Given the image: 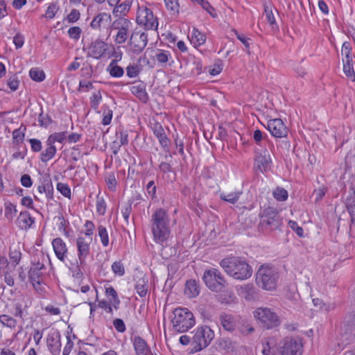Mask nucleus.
Segmentation results:
<instances>
[{
	"label": "nucleus",
	"instance_id": "f257e3e1",
	"mask_svg": "<svg viewBox=\"0 0 355 355\" xmlns=\"http://www.w3.org/2000/svg\"><path fill=\"white\" fill-rule=\"evenodd\" d=\"M220 266L227 275L239 280L248 279L252 274L251 266L241 257H230L223 259Z\"/></svg>",
	"mask_w": 355,
	"mask_h": 355
},
{
	"label": "nucleus",
	"instance_id": "f03ea898",
	"mask_svg": "<svg viewBox=\"0 0 355 355\" xmlns=\"http://www.w3.org/2000/svg\"><path fill=\"white\" fill-rule=\"evenodd\" d=\"M152 232L157 243L166 241L170 236L169 219L164 209H159L152 216Z\"/></svg>",
	"mask_w": 355,
	"mask_h": 355
},
{
	"label": "nucleus",
	"instance_id": "7ed1b4c3",
	"mask_svg": "<svg viewBox=\"0 0 355 355\" xmlns=\"http://www.w3.org/2000/svg\"><path fill=\"white\" fill-rule=\"evenodd\" d=\"M253 315L258 324L264 329H272L278 327L282 320L278 314L272 309L266 306L257 308Z\"/></svg>",
	"mask_w": 355,
	"mask_h": 355
},
{
	"label": "nucleus",
	"instance_id": "20e7f679",
	"mask_svg": "<svg viewBox=\"0 0 355 355\" xmlns=\"http://www.w3.org/2000/svg\"><path fill=\"white\" fill-rule=\"evenodd\" d=\"M278 279V272L268 265L260 266L256 273L257 284L266 291L275 290L277 287Z\"/></svg>",
	"mask_w": 355,
	"mask_h": 355
},
{
	"label": "nucleus",
	"instance_id": "39448f33",
	"mask_svg": "<svg viewBox=\"0 0 355 355\" xmlns=\"http://www.w3.org/2000/svg\"><path fill=\"white\" fill-rule=\"evenodd\" d=\"M173 315L172 323L174 329L178 332H185L195 324L193 313L186 308L175 309Z\"/></svg>",
	"mask_w": 355,
	"mask_h": 355
},
{
	"label": "nucleus",
	"instance_id": "423d86ee",
	"mask_svg": "<svg viewBox=\"0 0 355 355\" xmlns=\"http://www.w3.org/2000/svg\"><path fill=\"white\" fill-rule=\"evenodd\" d=\"M202 279L207 288L213 292H221L228 285L221 272L216 268L206 270Z\"/></svg>",
	"mask_w": 355,
	"mask_h": 355
},
{
	"label": "nucleus",
	"instance_id": "0eeeda50",
	"mask_svg": "<svg viewBox=\"0 0 355 355\" xmlns=\"http://www.w3.org/2000/svg\"><path fill=\"white\" fill-rule=\"evenodd\" d=\"M214 338V332L208 326H202L196 330L192 338L193 351L200 352L207 347Z\"/></svg>",
	"mask_w": 355,
	"mask_h": 355
},
{
	"label": "nucleus",
	"instance_id": "6e6552de",
	"mask_svg": "<svg viewBox=\"0 0 355 355\" xmlns=\"http://www.w3.org/2000/svg\"><path fill=\"white\" fill-rule=\"evenodd\" d=\"M280 355H302L303 344L299 338L286 337L280 343Z\"/></svg>",
	"mask_w": 355,
	"mask_h": 355
},
{
	"label": "nucleus",
	"instance_id": "1a4fd4ad",
	"mask_svg": "<svg viewBox=\"0 0 355 355\" xmlns=\"http://www.w3.org/2000/svg\"><path fill=\"white\" fill-rule=\"evenodd\" d=\"M260 225L268 230H275L281 225L278 211L272 207L265 209L260 214Z\"/></svg>",
	"mask_w": 355,
	"mask_h": 355
},
{
	"label": "nucleus",
	"instance_id": "9d476101",
	"mask_svg": "<svg viewBox=\"0 0 355 355\" xmlns=\"http://www.w3.org/2000/svg\"><path fill=\"white\" fill-rule=\"evenodd\" d=\"M136 21L146 30H156L158 26L157 18L154 17L152 10L146 6L139 7Z\"/></svg>",
	"mask_w": 355,
	"mask_h": 355
},
{
	"label": "nucleus",
	"instance_id": "9b49d317",
	"mask_svg": "<svg viewBox=\"0 0 355 355\" xmlns=\"http://www.w3.org/2000/svg\"><path fill=\"white\" fill-rule=\"evenodd\" d=\"M341 339L347 345L355 338V313H350L344 319L340 332Z\"/></svg>",
	"mask_w": 355,
	"mask_h": 355
},
{
	"label": "nucleus",
	"instance_id": "f8f14e48",
	"mask_svg": "<svg viewBox=\"0 0 355 355\" xmlns=\"http://www.w3.org/2000/svg\"><path fill=\"white\" fill-rule=\"evenodd\" d=\"M131 25V21L123 17H119L113 22V28L118 30L114 40L116 44H121L125 42Z\"/></svg>",
	"mask_w": 355,
	"mask_h": 355
},
{
	"label": "nucleus",
	"instance_id": "ddd939ff",
	"mask_svg": "<svg viewBox=\"0 0 355 355\" xmlns=\"http://www.w3.org/2000/svg\"><path fill=\"white\" fill-rule=\"evenodd\" d=\"M148 43V36L144 32L135 31L130 35L129 44L131 51L136 54L141 53Z\"/></svg>",
	"mask_w": 355,
	"mask_h": 355
},
{
	"label": "nucleus",
	"instance_id": "4468645a",
	"mask_svg": "<svg viewBox=\"0 0 355 355\" xmlns=\"http://www.w3.org/2000/svg\"><path fill=\"white\" fill-rule=\"evenodd\" d=\"M267 129L277 138L285 137L288 135V128L281 119H271L268 121Z\"/></svg>",
	"mask_w": 355,
	"mask_h": 355
},
{
	"label": "nucleus",
	"instance_id": "2eb2a0df",
	"mask_svg": "<svg viewBox=\"0 0 355 355\" xmlns=\"http://www.w3.org/2000/svg\"><path fill=\"white\" fill-rule=\"evenodd\" d=\"M45 258L42 256V260L32 261L31 266L28 272L30 282H35L36 279H42L46 267L44 265Z\"/></svg>",
	"mask_w": 355,
	"mask_h": 355
},
{
	"label": "nucleus",
	"instance_id": "dca6fc26",
	"mask_svg": "<svg viewBox=\"0 0 355 355\" xmlns=\"http://www.w3.org/2000/svg\"><path fill=\"white\" fill-rule=\"evenodd\" d=\"M107 50L108 44L102 40H96L89 47L88 55L95 59H100L106 55Z\"/></svg>",
	"mask_w": 355,
	"mask_h": 355
},
{
	"label": "nucleus",
	"instance_id": "f3484780",
	"mask_svg": "<svg viewBox=\"0 0 355 355\" xmlns=\"http://www.w3.org/2000/svg\"><path fill=\"white\" fill-rule=\"evenodd\" d=\"M254 162L257 167L261 173L266 172L271 168V158L269 152L266 150H264L263 153L257 155Z\"/></svg>",
	"mask_w": 355,
	"mask_h": 355
},
{
	"label": "nucleus",
	"instance_id": "a211bd4d",
	"mask_svg": "<svg viewBox=\"0 0 355 355\" xmlns=\"http://www.w3.org/2000/svg\"><path fill=\"white\" fill-rule=\"evenodd\" d=\"M111 22V15L105 12L97 15L90 23V26L95 30L101 31L109 26Z\"/></svg>",
	"mask_w": 355,
	"mask_h": 355
},
{
	"label": "nucleus",
	"instance_id": "6ab92c4d",
	"mask_svg": "<svg viewBox=\"0 0 355 355\" xmlns=\"http://www.w3.org/2000/svg\"><path fill=\"white\" fill-rule=\"evenodd\" d=\"M237 291L239 295L247 301H252L258 298V293L252 284L241 285L238 288Z\"/></svg>",
	"mask_w": 355,
	"mask_h": 355
},
{
	"label": "nucleus",
	"instance_id": "aec40b11",
	"mask_svg": "<svg viewBox=\"0 0 355 355\" xmlns=\"http://www.w3.org/2000/svg\"><path fill=\"white\" fill-rule=\"evenodd\" d=\"M76 245L78 248V257L80 261V264H83L85 262L86 257L89 254L90 250V241L87 242L83 237H78L76 240Z\"/></svg>",
	"mask_w": 355,
	"mask_h": 355
},
{
	"label": "nucleus",
	"instance_id": "412c9836",
	"mask_svg": "<svg viewBox=\"0 0 355 355\" xmlns=\"http://www.w3.org/2000/svg\"><path fill=\"white\" fill-rule=\"evenodd\" d=\"M153 133L159 139L160 145L166 151H168V145L170 140L167 137L166 132L159 123H155L153 128Z\"/></svg>",
	"mask_w": 355,
	"mask_h": 355
},
{
	"label": "nucleus",
	"instance_id": "4be33fe9",
	"mask_svg": "<svg viewBox=\"0 0 355 355\" xmlns=\"http://www.w3.org/2000/svg\"><path fill=\"white\" fill-rule=\"evenodd\" d=\"M52 245L57 258L59 260L64 261L66 253L67 252V248L65 243L62 239L56 238L53 240Z\"/></svg>",
	"mask_w": 355,
	"mask_h": 355
},
{
	"label": "nucleus",
	"instance_id": "5701e85b",
	"mask_svg": "<svg viewBox=\"0 0 355 355\" xmlns=\"http://www.w3.org/2000/svg\"><path fill=\"white\" fill-rule=\"evenodd\" d=\"M47 346L53 355H59L60 353L61 342L59 332L56 333L55 337L53 335H49L47 337Z\"/></svg>",
	"mask_w": 355,
	"mask_h": 355
},
{
	"label": "nucleus",
	"instance_id": "b1692460",
	"mask_svg": "<svg viewBox=\"0 0 355 355\" xmlns=\"http://www.w3.org/2000/svg\"><path fill=\"white\" fill-rule=\"evenodd\" d=\"M35 220L28 211H21L17 219L18 227L23 230H27L33 224Z\"/></svg>",
	"mask_w": 355,
	"mask_h": 355
},
{
	"label": "nucleus",
	"instance_id": "393cba45",
	"mask_svg": "<svg viewBox=\"0 0 355 355\" xmlns=\"http://www.w3.org/2000/svg\"><path fill=\"white\" fill-rule=\"evenodd\" d=\"M132 94L136 96L140 101L146 103L148 101V95L146 91V85L139 81L130 88Z\"/></svg>",
	"mask_w": 355,
	"mask_h": 355
},
{
	"label": "nucleus",
	"instance_id": "a878e982",
	"mask_svg": "<svg viewBox=\"0 0 355 355\" xmlns=\"http://www.w3.org/2000/svg\"><path fill=\"white\" fill-rule=\"evenodd\" d=\"M159 168L162 173V178L167 182H173L175 180V173L172 171L171 166L168 163L162 162Z\"/></svg>",
	"mask_w": 355,
	"mask_h": 355
},
{
	"label": "nucleus",
	"instance_id": "bb28decb",
	"mask_svg": "<svg viewBox=\"0 0 355 355\" xmlns=\"http://www.w3.org/2000/svg\"><path fill=\"white\" fill-rule=\"evenodd\" d=\"M184 293L190 298L195 297L199 295L200 286L195 279H189L186 282Z\"/></svg>",
	"mask_w": 355,
	"mask_h": 355
},
{
	"label": "nucleus",
	"instance_id": "cd10ccee",
	"mask_svg": "<svg viewBox=\"0 0 355 355\" xmlns=\"http://www.w3.org/2000/svg\"><path fill=\"white\" fill-rule=\"evenodd\" d=\"M134 347L137 355L146 354L151 352L145 340L140 336H135L133 340Z\"/></svg>",
	"mask_w": 355,
	"mask_h": 355
},
{
	"label": "nucleus",
	"instance_id": "c85d7f7f",
	"mask_svg": "<svg viewBox=\"0 0 355 355\" xmlns=\"http://www.w3.org/2000/svg\"><path fill=\"white\" fill-rule=\"evenodd\" d=\"M220 320L224 329L231 332L235 330L236 327V322L232 315H221L220 316Z\"/></svg>",
	"mask_w": 355,
	"mask_h": 355
},
{
	"label": "nucleus",
	"instance_id": "c756f323",
	"mask_svg": "<svg viewBox=\"0 0 355 355\" xmlns=\"http://www.w3.org/2000/svg\"><path fill=\"white\" fill-rule=\"evenodd\" d=\"M46 144L47 148L43 150L40 155V159L44 163L51 159L55 156L57 151L56 147L51 143H48V140H46Z\"/></svg>",
	"mask_w": 355,
	"mask_h": 355
},
{
	"label": "nucleus",
	"instance_id": "7c9ffc66",
	"mask_svg": "<svg viewBox=\"0 0 355 355\" xmlns=\"http://www.w3.org/2000/svg\"><path fill=\"white\" fill-rule=\"evenodd\" d=\"M190 41L195 46L203 44L206 41V36L200 33L198 29L193 28Z\"/></svg>",
	"mask_w": 355,
	"mask_h": 355
},
{
	"label": "nucleus",
	"instance_id": "2f4dec72",
	"mask_svg": "<svg viewBox=\"0 0 355 355\" xmlns=\"http://www.w3.org/2000/svg\"><path fill=\"white\" fill-rule=\"evenodd\" d=\"M107 71L110 76L114 78H120L124 73L123 69L116 64V60H114L110 62L107 67Z\"/></svg>",
	"mask_w": 355,
	"mask_h": 355
},
{
	"label": "nucleus",
	"instance_id": "473e14b6",
	"mask_svg": "<svg viewBox=\"0 0 355 355\" xmlns=\"http://www.w3.org/2000/svg\"><path fill=\"white\" fill-rule=\"evenodd\" d=\"M264 12H265L268 22L272 26V29L273 31H277L278 26H277L276 22H275V19L272 9V6L270 5H268V4L265 3L264 4Z\"/></svg>",
	"mask_w": 355,
	"mask_h": 355
},
{
	"label": "nucleus",
	"instance_id": "72a5a7b5",
	"mask_svg": "<svg viewBox=\"0 0 355 355\" xmlns=\"http://www.w3.org/2000/svg\"><path fill=\"white\" fill-rule=\"evenodd\" d=\"M9 258L12 261L14 266H17L21 258V253L19 245H14L10 248Z\"/></svg>",
	"mask_w": 355,
	"mask_h": 355
},
{
	"label": "nucleus",
	"instance_id": "f704fd0d",
	"mask_svg": "<svg viewBox=\"0 0 355 355\" xmlns=\"http://www.w3.org/2000/svg\"><path fill=\"white\" fill-rule=\"evenodd\" d=\"M5 207V217L10 221L12 220V219L15 217L17 209L16 206L14 205L10 202H6L4 204Z\"/></svg>",
	"mask_w": 355,
	"mask_h": 355
},
{
	"label": "nucleus",
	"instance_id": "c9c22d12",
	"mask_svg": "<svg viewBox=\"0 0 355 355\" xmlns=\"http://www.w3.org/2000/svg\"><path fill=\"white\" fill-rule=\"evenodd\" d=\"M241 194V192L240 191L232 192L230 193H222L220 194V197L224 201H226L231 204H235L239 199Z\"/></svg>",
	"mask_w": 355,
	"mask_h": 355
},
{
	"label": "nucleus",
	"instance_id": "e433bc0d",
	"mask_svg": "<svg viewBox=\"0 0 355 355\" xmlns=\"http://www.w3.org/2000/svg\"><path fill=\"white\" fill-rule=\"evenodd\" d=\"M130 5L128 1H125L118 6H116L114 9V15L116 17H121V15H125V13L129 10Z\"/></svg>",
	"mask_w": 355,
	"mask_h": 355
},
{
	"label": "nucleus",
	"instance_id": "4c0bfd02",
	"mask_svg": "<svg viewBox=\"0 0 355 355\" xmlns=\"http://www.w3.org/2000/svg\"><path fill=\"white\" fill-rule=\"evenodd\" d=\"M105 294L107 297L111 296L112 299H110V302H112L115 309L117 308L116 305H119L120 303V300L118 298L117 293L115 289L112 286H110L106 288Z\"/></svg>",
	"mask_w": 355,
	"mask_h": 355
},
{
	"label": "nucleus",
	"instance_id": "58836bf2",
	"mask_svg": "<svg viewBox=\"0 0 355 355\" xmlns=\"http://www.w3.org/2000/svg\"><path fill=\"white\" fill-rule=\"evenodd\" d=\"M29 75L33 80L37 82H41L45 78L44 71L38 68H32L29 71Z\"/></svg>",
	"mask_w": 355,
	"mask_h": 355
},
{
	"label": "nucleus",
	"instance_id": "ea45409f",
	"mask_svg": "<svg viewBox=\"0 0 355 355\" xmlns=\"http://www.w3.org/2000/svg\"><path fill=\"white\" fill-rule=\"evenodd\" d=\"M26 127L21 125L18 129H16L12 132L13 142L16 144L21 143L24 139V131Z\"/></svg>",
	"mask_w": 355,
	"mask_h": 355
},
{
	"label": "nucleus",
	"instance_id": "a19ab883",
	"mask_svg": "<svg viewBox=\"0 0 355 355\" xmlns=\"http://www.w3.org/2000/svg\"><path fill=\"white\" fill-rule=\"evenodd\" d=\"M67 139L66 132H55L51 134L47 139L48 143L52 144L54 145L55 142L58 141L60 143H62V141Z\"/></svg>",
	"mask_w": 355,
	"mask_h": 355
},
{
	"label": "nucleus",
	"instance_id": "79ce46f5",
	"mask_svg": "<svg viewBox=\"0 0 355 355\" xmlns=\"http://www.w3.org/2000/svg\"><path fill=\"white\" fill-rule=\"evenodd\" d=\"M166 7L171 12L172 15L179 13V3L178 0H164Z\"/></svg>",
	"mask_w": 355,
	"mask_h": 355
},
{
	"label": "nucleus",
	"instance_id": "37998d69",
	"mask_svg": "<svg viewBox=\"0 0 355 355\" xmlns=\"http://www.w3.org/2000/svg\"><path fill=\"white\" fill-rule=\"evenodd\" d=\"M272 193L275 198L279 201H284L288 198V192L284 188L277 187Z\"/></svg>",
	"mask_w": 355,
	"mask_h": 355
},
{
	"label": "nucleus",
	"instance_id": "c03bdc74",
	"mask_svg": "<svg viewBox=\"0 0 355 355\" xmlns=\"http://www.w3.org/2000/svg\"><path fill=\"white\" fill-rule=\"evenodd\" d=\"M236 297L231 291H227L223 295H220L219 301L223 304H231L235 302Z\"/></svg>",
	"mask_w": 355,
	"mask_h": 355
},
{
	"label": "nucleus",
	"instance_id": "a18cd8bd",
	"mask_svg": "<svg viewBox=\"0 0 355 355\" xmlns=\"http://www.w3.org/2000/svg\"><path fill=\"white\" fill-rule=\"evenodd\" d=\"M343 70L345 75L350 78L352 81L355 80V72L353 68L352 62H347L344 64Z\"/></svg>",
	"mask_w": 355,
	"mask_h": 355
},
{
	"label": "nucleus",
	"instance_id": "49530a36",
	"mask_svg": "<svg viewBox=\"0 0 355 355\" xmlns=\"http://www.w3.org/2000/svg\"><path fill=\"white\" fill-rule=\"evenodd\" d=\"M98 232L103 245L107 246L109 244V237L106 228L102 225H100L98 227Z\"/></svg>",
	"mask_w": 355,
	"mask_h": 355
},
{
	"label": "nucleus",
	"instance_id": "de8ad7c7",
	"mask_svg": "<svg viewBox=\"0 0 355 355\" xmlns=\"http://www.w3.org/2000/svg\"><path fill=\"white\" fill-rule=\"evenodd\" d=\"M327 191V189L324 186H322L318 189H315L312 194V197L314 198L315 202H318L320 201L324 196Z\"/></svg>",
	"mask_w": 355,
	"mask_h": 355
},
{
	"label": "nucleus",
	"instance_id": "09e8293b",
	"mask_svg": "<svg viewBox=\"0 0 355 355\" xmlns=\"http://www.w3.org/2000/svg\"><path fill=\"white\" fill-rule=\"evenodd\" d=\"M0 321L3 324L8 327H15L17 324L16 320L8 315H1L0 316Z\"/></svg>",
	"mask_w": 355,
	"mask_h": 355
},
{
	"label": "nucleus",
	"instance_id": "8fccbe9b",
	"mask_svg": "<svg viewBox=\"0 0 355 355\" xmlns=\"http://www.w3.org/2000/svg\"><path fill=\"white\" fill-rule=\"evenodd\" d=\"M351 51H352V47H351L349 42H345L343 44L341 51H342V54H344L345 55L346 61H347L348 62H353L352 58L350 55Z\"/></svg>",
	"mask_w": 355,
	"mask_h": 355
},
{
	"label": "nucleus",
	"instance_id": "3c124183",
	"mask_svg": "<svg viewBox=\"0 0 355 355\" xmlns=\"http://www.w3.org/2000/svg\"><path fill=\"white\" fill-rule=\"evenodd\" d=\"M57 189L64 196L68 198H71V189L68 184L59 182L57 184Z\"/></svg>",
	"mask_w": 355,
	"mask_h": 355
},
{
	"label": "nucleus",
	"instance_id": "603ef678",
	"mask_svg": "<svg viewBox=\"0 0 355 355\" xmlns=\"http://www.w3.org/2000/svg\"><path fill=\"white\" fill-rule=\"evenodd\" d=\"M112 270L113 272L119 276H122L125 273L123 264L121 261H115L112 265Z\"/></svg>",
	"mask_w": 355,
	"mask_h": 355
},
{
	"label": "nucleus",
	"instance_id": "864d4df0",
	"mask_svg": "<svg viewBox=\"0 0 355 355\" xmlns=\"http://www.w3.org/2000/svg\"><path fill=\"white\" fill-rule=\"evenodd\" d=\"M38 122L40 126L47 127L53 121L48 114L44 115L42 112L38 116Z\"/></svg>",
	"mask_w": 355,
	"mask_h": 355
},
{
	"label": "nucleus",
	"instance_id": "5fc2aeb1",
	"mask_svg": "<svg viewBox=\"0 0 355 355\" xmlns=\"http://www.w3.org/2000/svg\"><path fill=\"white\" fill-rule=\"evenodd\" d=\"M234 34L236 35L238 40H239L245 46V47L247 49L248 53L250 54V43L249 41L250 40V38H247L245 37L244 35L239 34L238 31L235 29L233 30Z\"/></svg>",
	"mask_w": 355,
	"mask_h": 355
},
{
	"label": "nucleus",
	"instance_id": "6e6d98bb",
	"mask_svg": "<svg viewBox=\"0 0 355 355\" xmlns=\"http://www.w3.org/2000/svg\"><path fill=\"white\" fill-rule=\"evenodd\" d=\"M101 99L102 96L100 91L93 94L90 101L92 107L94 109H97Z\"/></svg>",
	"mask_w": 355,
	"mask_h": 355
},
{
	"label": "nucleus",
	"instance_id": "4d7b16f0",
	"mask_svg": "<svg viewBox=\"0 0 355 355\" xmlns=\"http://www.w3.org/2000/svg\"><path fill=\"white\" fill-rule=\"evenodd\" d=\"M355 164V149L350 150L345 157V164L347 167L352 168Z\"/></svg>",
	"mask_w": 355,
	"mask_h": 355
},
{
	"label": "nucleus",
	"instance_id": "13d9d810",
	"mask_svg": "<svg viewBox=\"0 0 355 355\" xmlns=\"http://www.w3.org/2000/svg\"><path fill=\"white\" fill-rule=\"evenodd\" d=\"M80 13L78 10L72 9L67 15V19L69 23H75L80 19Z\"/></svg>",
	"mask_w": 355,
	"mask_h": 355
},
{
	"label": "nucleus",
	"instance_id": "bf43d9fd",
	"mask_svg": "<svg viewBox=\"0 0 355 355\" xmlns=\"http://www.w3.org/2000/svg\"><path fill=\"white\" fill-rule=\"evenodd\" d=\"M81 32L82 31L78 26H73L68 30L69 37L74 40H78L80 38Z\"/></svg>",
	"mask_w": 355,
	"mask_h": 355
},
{
	"label": "nucleus",
	"instance_id": "052dcab7",
	"mask_svg": "<svg viewBox=\"0 0 355 355\" xmlns=\"http://www.w3.org/2000/svg\"><path fill=\"white\" fill-rule=\"evenodd\" d=\"M127 76L130 78H135L139 73V69L137 65H129L126 67Z\"/></svg>",
	"mask_w": 355,
	"mask_h": 355
},
{
	"label": "nucleus",
	"instance_id": "680f3d73",
	"mask_svg": "<svg viewBox=\"0 0 355 355\" xmlns=\"http://www.w3.org/2000/svg\"><path fill=\"white\" fill-rule=\"evenodd\" d=\"M58 10V8L57 7L56 4L51 3L49 6L47 10H46L45 17L49 19H52L55 17Z\"/></svg>",
	"mask_w": 355,
	"mask_h": 355
},
{
	"label": "nucleus",
	"instance_id": "e2e57ef3",
	"mask_svg": "<svg viewBox=\"0 0 355 355\" xmlns=\"http://www.w3.org/2000/svg\"><path fill=\"white\" fill-rule=\"evenodd\" d=\"M106 211V205L103 198H97L96 201V211L98 214L103 216Z\"/></svg>",
	"mask_w": 355,
	"mask_h": 355
},
{
	"label": "nucleus",
	"instance_id": "0e129e2a",
	"mask_svg": "<svg viewBox=\"0 0 355 355\" xmlns=\"http://www.w3.org/2000/svg\"><path fill=\"white\" fill-rule=\"evenodd\" d=\"M31 144V150L35 153H38L42 150V142L37 139H31L29 140Z\"/></svg>",
	"mask_w": 355,
	"mask_h": 355
},
{
	"label": "nucleus",
	"instance_id": "69168bd1",
	"mask_svg": "<svg viewBox=\"0 0 355 355\" xmlns=\"http://www.w3.org/2000/svg\"><path fill=\"white\" fill-rule=\"evenodd\" d=\"M273 343L271 340H268L263 345L262 349L263 355H276L275 352L272 349L271 345Z\"/></svg>",
	"mask_w": 355,
	"mask_h": 355
},
{
	"label": "nucleus",
	"instance_id": "338daca9",
	"mask_svg": "<svg viewBox=\"0 0 355 355\" xmlns=\"http://www.w3.org/2000/svg\"><path fill=\"white\" fill-rule=\"evenodd\" d=\"M205 10H207L211 16L215 17V14L214 13L215 10L210 5V3L206 0H199L198 3Z\"/></svg>",
	"mask_w": 355,
	"mask_h": 355
},
{
	"label": "nucleus",
	"instance_id": "774afa93",
	"mask_svg": "<svg viewBox=\"0 0 355 355\" xmlns=\"http://www.w3.org/2000/svg\"><path fill=\"white\" fill-rule=\"evenodd\" d=\"M113 325L116 330L120 333H123L125 331V325L123 320L116 318L113 321Z\"/></svg>",
	"mask_w": 355,
	"mask_h": 355
}]
</instances>
